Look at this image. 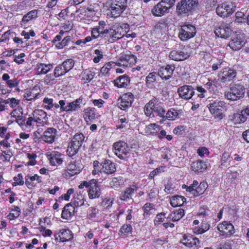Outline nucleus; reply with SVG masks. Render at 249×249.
I'll return each instance as SVG.
<instances>
[{
    "label": "nucleus",
    "mask_w": 249,
    "mask_h": 249,
    "mask_svg": "<svg viewBox=\"0 0 249 249\" xmlns=\"http://www.w3.org/2000/svg\"><path fill=\"white\" fill-rule=\"evenodd\" d=\"M107 25L106 21L100 20L97 26L91 28V35L93 39L107 37L109 42L113 43L124 36L125 32L122 27L113 26L107 29Z\"/></svg>",
    "instance_id": "obj_1"
},
{
    "label": "nucleus",
    "mask_w": 249,
    "mask_h": 249,
    "mask_svg": "<svg viewBox=\"0 0 249 249\" xmlns=\"http://www.w3.org/2000/svg\"><path fill=\"white\" fill-rule=\"evenodd\" d=\"M128 0H108L103 3V9L108 18L119 17L127 7Z\"/></svg>",
    "instance_id": "obj_2"
},
{
    "label": "nucleus",
    "mask_w": 249,
    "mask_h": 249,
    "mask_svg": "<svg viewBox=\"0 0 249 249\" xmlns=\"http://www.w3.org/2000/svg\"><path fill=\"white\" fill-rule=\"evenodd\" d=\"M144 114L146 117H151L154 114L158 116H163L166 112L164 104L161 102L160 98L154 96L143 108Z\"/></svg>",
    "instance_id": "obj_3"
},
{
    "label": "nucleus",
    "mask_w": 249,
    "mask_h": 249,
    "mask_svg": "<svg viewBox=\"0 0 249 249\" xmlns=\"http://www.w3.org/2000/svg\"><path fill=\"white\" fill-rule=\"evenodd\" d=\"M191 53L188 46L183 44H177L170 52L169 57L175 61H183L188 59Z\"/></svg>",
    "instance_id": "obj_4"
},
{
    "label": "nucleus",
    "mask_w": 249,
    "mask_h": 249,
    "mask_svg": "<svg viewBox=\"0 0 249 249\" xmlns=\"http://www.w3.org/2000/svg\"><path fill=\"white\" fill-rule=\"evenodd\" d=\"M85 138L84 135L82 133H78L74 135L69 143L66 151L67 154L69 157H72L78 153L83 143Z\"/></svg>",
    "instance_id": "obj_5"
},
{
    "label": "nucleus",
    "mask_w": 249,
    "mask_h": 249,
    "mask_svg": "<svg viewBox=\"0 0 249 249\" xmlns=\"http://www.w3.org/2000/svg\"><path fill=\"white\" fill-rule=\"evenodd\" d=\"M198 5L197 0H181L177 5V11L180 15H189L196 9Z\"/></svg>",
    "instance_id": "obj_6"
},
{
    "label": "nucleus",
    "mask_w": 249,
    "mask_h": 249,
    "mask_svg": "<svg viewBox=\"0 0 249 249\" xmlns=\"http://www.w3.org/2000/svg\"><path fill=\"white\" fill-rule=\"evenodd\" d=\"M176 0H161L154 6L152 13L156 17H161L168 13L175 4Z\"/></svg>",
    "instance_id": "obj_7"
},
{
    "label": "nucleus",
    "mask_w": 249,
    "mask_h": 249,
    "mask_svg": "<svg viewBox=\"0 0 249 249\" xmlns=\"http://www.w3.org/2000/svg\"><path fill=\"white\" fill-rule=\"evenodd\" d=\"M114 154L120 160H127L130 149L128 144L123 141H119L113 144Z\"/></svg>",
    "instance_id": "obj_8"
},
{
    "label": "nucleus",
    "mask_w": 249,
    "mask_h": 249,
    "mask_svg": "<svg viewBox=\"0 0 249 249\" xmlns=\"http://www.w3.org/2000/svg\"><path fill=\"white\" fill-rule=\"evenodd\" d=\"M196 33V27L192 24L185 22L180 25L178 36L182 41H186L194 37Z\"/></svg>",
    "instance_id": "obj_9"
},
{
    "label": "nucleus",
    "mask_w": 249,
    "mask_h": 249,
    "mask_svg": "<svg viewBox=\"0 0 249 249\" xmlns=\"http://www.w3.org/2000/svg\"><path fill=\"white\" fill-rule=\"evenodd\" d=\"M137 57L132 54L131 52H123L120 54L118 61L116 62L117 66L123 67L124 68L131 67L137 62Z\"/></svg>",
    "instance_id": "obj_10"
},
{
    "label": "nucleus",
    "mask_w": 249,
    "mask_h": 249,
    "mask_svg": "<svg viewBox=\"0 0 249 249\" xmlns=\"http://www.w3.org/2000/svg\"><path fill=\"white\" fill-rule=\"evenodd\" d=\"M245 88L240 84H234L230 88V90L225 94L227 99L236 101L244 96Z\"/></svg>",
    "instance_id": "obj_11"
},
{
    "label": "nucleus",
    "mask_w": 249,
    "mask_h": 249,
    "mask_svg": "<svg viewBox=\"0 0 249 249\" xmlns=\"http://www.w3.org/2000/svg\"><path fill=\"white\" fill-rule=\"evenodd\" d=\"M208 107L210 113L215 119L220 121L224 118V112L225 107L222 102L214 101L213 103H210L208 105Z\"/></svg>",
    "instance_id": "obj_12"
},
{
    "label": "nucleus",
    "mask_w": 249,
    "mask_h": 249,
    "mask_svg": "<svg viewBox=\"0 0 249 249\" xmlns=\"http://www.w3.org/2000/svg\"><path fill=\"white\" fill-rule=\"evenodd\" d=\"M180 243L190 249H198L201 247L199 238L189 233L183 234Z\"/></svg>",
    "instance_id": "obj_13"
},
{
    "label": "nucleus",
    "mask_w": 249,
    "mask_h": 249,
    "mask_svg": "<svg viewBox=\"0 0 249 249\" xmlns=\"http://www.w3.org/2000/svg\"><path fill=\"white\" fill-rule=\"evenodd\" d=\"M82 170L81 164L76 160L71 161L63 171V176L68 178L79 174Z\"/></svg>",
    "instance_id": "obj_14"
},
{
    "label": "nucleus",
    "mask_w": 249,
    "mask_h": 249,
    "mask_svg": "<svg viewBox=\"0 0 249 249\" xmlns=\"http://www.w3.org/2000/svg\"><path fill=\"white\" fill-rule=\"evenodd\" d=\"M236 6L230 1H226L218 5L216 8V14L221 17L226 18L232 15Z\"/></svg>",
    "instance_id": "obj_15"
},
{
    "label": "nucleus",
    "mask_w": 249,
    "mask_h": 249,
    "mask_svg": "<svg viewBox=\"0 0 249 249\" xmlns=\"http://www.w3.org/2000/svg\"><path fill=\"white\" fill-rule=\"evenodd\" d=\"M214 34L222 38H228L232 33V30L229 23L225 22H219L214 26Z\"/></svg>",
    "instance_id": "obj_16"
},
{
    "label": "nucleus",
    "mask_w": 249,
    "mask_h": 249,
    "mask_svg": "<svg viewBox=\"0 0 249 249\" xmlns=\"http://www.w3.org/2000/svg\"><path fill=\"white\" fill-rule=\"evenodd\" d=\"M220 236L222 238L230 237L234 233L235 229L234 226L228 221H224L219 223L217 226Z\"/></svg>",
    "instance_id": "obj_17"
},
{
    "label": "nucleus",
    "mask_w": 249,
    "mask_h": 249,
    "mask_svg": "<svg viewBox=\"0 0 249 249\" xmlns=\"http://www.w3.org/2000/svg\"><path fill=\"white\" fill-rule=\"evenodd\" d=\"M236 75L237 72L235 69L226 66L218 73V80L221 83H229L232 81Z\"/></svg>",
    "instance_id": "obj_18"
},
{
    "label": "nucleus",
    "mask_w": 249,
    "mask_h": 249,
    "mask_svg": "<svg viewBox=\"0 0 249 249\" xmlns=\"http://www.w3.org/2000/svg\"><path fill=\"white\" fill-rule=\"evenodd\" d=\"M134 96L130 92L124 93L118 99V107L122 110L126 111L132 106Z\"/></svg>",
    "instance_id": "obj_19"
},
{
    "label": "nucleus",
    "mask_w": 249,
    "mask_h": 249,
    "mask_svg": "<svg viewBox=\"0 0 249 249\" xmlns=\"http://www.w3.org/2000/svg\"><path fill=\"white\" fill-rule=\"evenodd\" d=\"M54 237L56 241L66 242L73 238V233L68 229L62 228L54 231Z\"/></svg>",
    "instance_id": "obj_20"
},
{
    "label": "nucleus",
    "mask_w": 249,
    "mask_h": 249,
    "mask_svg": "<svg viewBox=\"0 0 249 249\" xmlns=\"http://www.w3.org/2000/svg\"><path fill=\"white\" fill-rule=\"evenodd\" d=\"M249 116V108L246 107L240 112L230 115V121L235 125L245 123Z\"/></svg>",
    "instance_id": "obj_21"
},
{
    "label": "nucleus",
    "mask_w": 249,
    "mask_h": 249,
    "mask_svg": "<svg viewBox=\"0 0 249 249\" xmlns=\"http://www.w3.org/2000/svg\"><path fill=\"white\" fill-rule=\"evenodd\" d=\"M64 33V31L61 30L52 41V43L55 45V48L57 49H62L67 46L71 40V36H67L61 40Z\"/></svg>",
    "instance_id": "obj_22"
},
{
    "label": "nucleus",
    "mask_w": 249,
    "mask_h": 249,
    "mask_svg": "<svg viewBox=\"0 0 249 249\" xmlns=\"http://www.w3.org/2000/svg\"><path fill=\"white\" fill-rule=\"evenodd\" d=\"M246 42L244 34L236 33L229 43L230 48L233 51L241 49L245 45Z\"/></svg>",
    "instance_id": "obj_23"
},
{
    "label": "nucleus",
    "mask_w": 249,
    "mask_h": 249,
    "mask_svg": "<svg viewBox=\"0 0 249 249\" xmlns=\"http://www.w3.org/2000/svg\"><path fill=\"white\" fill-rule=\"evenodd\" d=\"M195 89L191 85H185L179 87L177 90L179 97L185 100L191 99L195 93Z\"/></svg>",
    "instance_id": "obj_24"
},
{
    "label": "nucleus",
    "mask_w": 249,
    "mask_h": 249,
    "mask_svg": "<svg viewBox=\"0 0 249 249\" xmlns=\"http://www.w3.org/2000/svg\"><path fill=\"white\" fill-rule=\"evenodd\" d=\"M64 155L58 151H53L46 154V157L52 166H58L62 164L64 161Z\"/></svg>",
    "instance_id": "obj_25"
},
{
    "label": "nucleus",
    "mask_w": 249,
    "mask_h": 249,
    "mask_svg": "<svg viewBox=\"0 0 249 249\" xmlns=\"http://www.w3.org/2000/svg\"><path fill=\"white\" fill-rule=\"evenodd\" d=\"M175 69V67L174 65L167 64L161 67L159 69L158 73L162 80H168L172 77Z\"/></svg>",
    "instance_id": "obj_26"
},
{
    "label": "nucleus",
    "mask_w": 249,
    "mask_h": 249,
    "mask_svg": "<svg viewBox=\"0 0 249 249\" xmlns=\"http://www.w3.org/2000/svg\"><path fill=\"white\" fill-rule=\"evenodd\" d=\"M87 190L88 196L90 199L98 198L101 195V189L98 180L94 179Z\"/></svg>",
    "instance_id": "obj_27"
},
{
    "label": "nucleus",
    "mask_w": 249,
    "mask_h": 249,
    "mask_svg": "<svg viewBox=\"0 0 249 249\" xmlns=\"http://www.w3.org/2000/svg\"><path fill=\"white\" fill-rule=\"evenodd\" d=\"M101 173L107 175L112 174L116 171L115 163L109 159L104 160L101 163Z\"/></svg>",
    "instance_id": "obj_28"
},
{
    "label": "nucleus",
    "mask_w": 249,
    "mask_h": 249,
    "mask_svg": "<svg viewBox=\"0 0 249 249\" xmlns=\"http://www.w3.org/2000/svg\"><path fill=\"white\" fill-rule=\"evenodd\" d=\"M41 96L40 91L37 88H27L24 89L23 98L27 101H35Z\"/></svg>",
    "instance_id": "obj_29"
},
{
    "label": "nucleus",
    "mask_w": 249,
    "mask_h": 249,
    "mask_svg": "<svg viewBox=\"0 0 249 249\" xmlns=\"http://www.w3.org/2000/svg\"><path fill=\"white\" fill-rule=\"evenodd\" d=\"M207 168L206 161L202 160H197L191 164V170L197 174L204 172Z\"/></svg>",
    "instance_id": "obj_30"
},
{
    "label": "nucleus",
    "mask_w": 249,
    "mask_h": 249,
    "mask_svg": "<svg viewBox=\"0 0 249 249\" xmlns=\"http://www.w3.org/2000/svg\"><path fill=\"white\" fill-rule=\"evenodd\" d=\"M138 189V185L135 182H134L132 185L127 187L124 192L122 193L120 197V199L124 201H127L132 198V196Z\"/></svg>",
    "instance_id": "obj_31"
},
{
    "label": "nucleus",
    "mask_w": 249,
    "mask_h": 249,
    "mask_svg": "<svg viewBox=\"0 0 249 249\" xmlns=\"http://www.w3.org/2000/svg\"><path fill=\"white\" fill-rule=\"evenodd\" d=\"M57 133V130L53 127L48 128L41 136L42 140L47 143L52 144L54 141Z\"/></svg>",
    "instance_id": "obj_32"
},
{
    "label": "nucleus",
    "mask_w": 249,
    "mask_h": 249,
    "mask_svg": "<svg viewBox=\"0 0 249 249\" xmlns=\"http://www.w3.org/2000/svg\"><path fill=\"white\" fill-rule=\"evenodd\" d=\"M76 213L75 208L70 203L67 204L63 208L61 217L66 220H70Z\"/></svg>",
    "instance_id": "obj_33"
},
{
    "label": "nucleus",
    "mask_w": 249,
    "mask_h": 249,
    "mask_svg": "<svg viewBox=\"0 0 249 249\" xmlns=\"http://www.w3.org/2000/svg\"><path fill=\"white\" fill-rule=\"evenodd\" d=\"M83 117L87 124L90 123L93 120L98 118V113L95 107H88L85 108L84 111Z\"/></svg>",
    "instance_id": "obj_34"
},
{
    "label": "nucleus",
    "mask_w": 249,
    "mask_h": 249,
    "mask_svg": "<svg viewBox=\"0 0 249 249\" xmlns=\"http://www.w3.org/2000/svg\"><path fill=\"white\" fill-rule=\"evenodd\" d=\"M130 83V78L126 74L119 76L113 81L114 85L118 88H126Z\"/></svg>",
    "instance_id": "obj_35"
},
{
    "label": "nucleus",
    "mask_w": 249,
    "mask_h": 249,
    "mask_svg": "<svg viewBox=\"0 0 249 249\" xmlns=\"http://www.w3.org/2000/svg\"><path fill=\"white\" fill-rule=\"evenodd\" d=\"M116 66V63L113 61L106 63L100 69V75L101 77H109L113 71V69Z\"/></svg>",
    "instance_id": "obj_36"
},
{
    "label": "nucleus",
    "mask_w": 249,
    "mask_h": 249,
    "mask_svg": "<svg viewBox=\"0 0 249 249\" xmlns=\"http://www.w3.org/2000/svg\"><path fill=\"white\" fill-rule=\"evenodd\" d=\"M70 203H71L75 209L83 206L88 207L89 205L85 199L84 196L81 193H77L74 195Z\"/></svg>",
    "instance_id": "obj_37"
},
{
    "label": "nucleus",
    "mask_w": 249,
    "mask_h": 249,
    "mask_svg": "<svg viewBox=\"0 0 249 249\" xmlns=\"http://www.w3.org/2000/svg\"><path fill=\"white\" fill-rule=\"evenodd\" d=\"M36 124L43 125L48 119L47 113L42 109H35L32 113Z\"/></svg>",
    "instance_id": "obj_38"
},
{
    "label": "nucleus",
    "mask_w": 249,
    "mask_h": 249,
    "mask_svg": "<svg viewBox=\"0 0 249 249\" xmlns=\"http://www.w3.org/2000/svg\"><path fill=\"white\" fill-rule=\"evenodd\" d=\"M38 10L34 9L24 15L20 23L21 27H25L28 23L36 19L38 17Z\"/></svg>",
    "instance_id": "obj_39"
},
{
    "label": "nucleus",
    "mask_w": 249,
    "mask_h": 249,
    "mask_svg": "<svg viewBox=\"0 0 249 249\" xmlns=\"http://www.w3.org/2000/svg\"><path fill=\"white\" fill-rule=\"evenodd\" d=\"M25 185L29 189L35 187V181H36L38 183H41L42 182V178L37 174H34L33 176L28 174L25 176Z\"/></svg>",
    "instance_id": "obj_40"
},
{
    "label": "nucleus",
    "mask_w": 249,
    "mask_h": 249,
    "mask_svg": "<svg viewBox=\"0 0 249 249\" xmlns=\"http://www.w3.org/2000/svg\"><path fill=\"white\" fill-rule=\"evenodd\" d=\"M84 96L81 95L78 98L73 101L69 102L67 105L68 112H73L78 110L81 107L82 104H85V103H84Z\"/></svg>",
    "instance_id": "obj_41"
},
{
    "label": "nucleus",
    "mask_w": 249,
    "mask_h": 249,
    "mask_svg": "<svg viewBox=\"0 0 249 249\" xmlns=\"http://www.w3.org/2000/svg\"><path fill=\"white\" fill-rule=\"evenodd\" d=\"M133 230L131 223L126 222L120 227L118 234L121 237L126 238L132 234Z\"/></svg>",
    "instance_id": "obj_42"
},
{
    "label": "nucleus",
    "mask_w": 249,
    "mask_h": 249,
    "mask_svg": "<svg viewBox=\"0 0 249 249\" xmlns=\"http://www.w3.org/2000/svg\"><path fill=\"white\" fill-rule=\"evenodd\" d=\"M53 68V65L51 64H45L38 63L35 68V71L37 74H45L51 71Z\"/></svg>",
    "instance_id": "obj_43"
},
{
    "label": "nucleus",
    "mask_w": 249,
    "mask_h": 249,
    "mask_svg": "<svg viewBox=\"0 0 249 249\" xmlns=\"http://www.w3.org/2000/svg\"><path fill=\"white\" fill-rule=\"evenodd\" d=\"M185 215V211L182 208L172 212L166 217L167 221L176 222L179 221Z\"/></svg>",
    "instance_id": "obj_44"
},
{
    "label": "nucleus",
    "mask_w": 249,
    "mask_h": 249,
    "mask_svg": "<svg viewBox=\"0 0 249 249\" xmlns=\"http://www.w3.org/2000/svg\"><path fill=\"white\" fill-rule=\"evenodd\" d=\"M143 216L144 218H149L150 215L153 214L156 211L155 205L150 202H146L142 207Z\"/></svg>",
    "instance_id": "obj_45"
},
{
    "label": "nucleus",
    "mask_w": 249,
    "mask_h": 249,
    "mask_svg": "<svg viewBox=\"0 0 249 249\" xmlns=\"http://www.w3.org/2000/svg\"><path fill=\"white\" fill-rule=\"evenodd\" d=\"M1 79L5 81L8 87L10 89L18 87L19 85V80L15 77L10 79V76L8 73H4L2 76Z\"/></svg>",
    "instance_id": "obj_46"
},
{
    "label": "nucleus",
    "mask_w": 249,
    "mask_h": 249,
    "mask_svg": "<svg viewBox=\"0 0 249 249\" xmlns=\"http://www.w3.org/2000/svg\"><path fill=\"white\" fill-rule=\"evenodd\" d=\"M95 72L92 68L84 70L81 72V80L85 83L90 82L94 77Z\"/></svg>",
    "instance_id": "obj_47"
},
{
    "label": "nucleus",
    "mask_w": 249,
    "mask_h": 249,
    "mask_svg": "<svg viewBox=\"0 0 249 249\" xmlns=\"http://www.w3.org/2000/svg\"><path fill=\"white\" fill-rule=\"evenodd\" d=\"M210 228V224L206 222H202L200 225L192 228V231L194 234H202L207 231Z\"/></svg>",
    "instance_id": "obj_48"
},
{
    "label": "nucleus",
    "mask_w": 249,
    "mask_h": 249,
    "mask_svg": "<svg viewBox=\"0 0 249 249\" xmlns=\"http://www.w3.org/2000/svg\"><path fill=\"white\" fill-rule=\"evenodd\" d=\"M186 198L181 196L176 195L172 196L170 199V203L172 207L181 206L186 201Z\"/></svg>",
    "instance_id": "obj_49"
},
{
    "label": "nucleus",
    "mask_w": 249,
    "mask_h": 249,
    "mask_svg": "<svg viewBox=\"0 0 249 249\" xmlns=\"http://www.w3.org/2000/svg\"><path fill=\"white\" fill-rule=\"evenodd\" d=\"M160 126L156 123H151L145 127V132L148 135L157 136L160 131Z\"/></svg>",
    "instance_id": "obj_50"
},
{
    "label": "nucleus",
    "mask_w": 249,
    "mask_h": 249,
    "mask_svg": "<svg viewBox=\"0 0 249 249\" xmlns=\"http://www.w3.org/2000/svg\"><path fill=\"white\" fill-rule=\"evenodd\" d=\"M158 73L155 71L150 72L145 78V84L149 88H152L156 83Z\"/></svg>",
    "instance_id": "obj_51"
},
{
    "label": "nucleus",
    "mask_w": 249,
    "mask_h": 249,
    "mask_svg": "<svg viewBox=\"0 0 249 249\" xmlns=\"http://www.w3.org/2000/svg\"><path fill=\"white\" fill-rule=\"evenodd\" d=\"M9 210L10 213L7 215V217L10 220H13L18 218L21 213V210L18 206H12Z\"/></svg>",
    "instance_id": "obj_52"
},
{
    "label": "nucleus",
    "mask_w": 249,
    "mask_h": 249,
    "mask_svg": "<svg viewBox=\"0 0 249 249\" xmlns=\"http://www.w3.org/2000/svg\"><path fill=\"white\" fill-rule=\"evenodd\" d=\"M231 154L229 151H224L220 155V167H227V163L230 162L231 159Z\"/></svg>",
    "instance_id": "obj_53"
},
{
    "label": "nucleus",
    "mask_w": 249,
    "mask_h": 249,
    "mask_svg": "<svg viewBox=\"0 0 249 249\" xmlns=\"http://www.w3.org/2000/svg\"><path fill=\"white\" fill-rule=\"evenodd\" d=\"M208 187V185L206 181H201L198 186L195 188V191H194L195 192V196L197 197L204 195Z\"/></svg>",
    "instance_id": "obj_54"
},
{
    "label": "nucleus",
    "mask_w": 249,
    "mask_h": 249,
    "mask_svg": "<svg viewBox=\"0 0 249 249\" xmlns=\"http://www.w3.org/2000/svg\"><path fill=\"white\" fill-rule=\"evenodd\" d=\"M213 63L211 68L213 71H215L222 67L226 66L227 62L223 59L214 58L212 60Z\"/></svg>",
    "instance_id": "obj_55"
},
{
    "label": "nucleus",
    "mask_w": 249,
    "mask_h": 249,
    "mask_svg": "<svg viewBox=\"0 0 249 249\" xmlns=\"http://www.w3.org/2000/svg\"><path fill=\"white\" fill-rule=\"evenodd\" d=\"M125 180L124 178L121 176L117 177H113L111 178L110 182V187L112 188H118L120 186L123 185L124 183Z\"/></svg>",
    "instance_id": "obj_56"
},
{
    "label": "nucleus",
    "mask_w": 249,
    "mask_h": 249,
    "mask_svg": "<svg viewBox=\"0 0 249 249\" xmlns=\"http://www.w3.org/2000/svg\"><path fill=\"white\" fill-rule=\"evenodd\" d=\"M99 213V210L96 207L91 206L87 210V217L89 220H94L97 217Z\"/></svg>",
    "instance_id": "obj_57"
},
{
    "label": "nucleus",
    "mask_w": 249,
    "mask_h": 249,
    "mask_svg": "<svg viewBox=\"0 0 249 249\" xmlns=\"http://www.w3.org/2000/svg\"><path fill=\"white\" fill-rule=\"evenodd\" d=\"M165 115L169 120H175L179 118L178 110L174 108L169 109Z\"/></svg>",
    "instance_id": "obj_58"
},
{
    "label": "nucleus",
    "mask_w": 249,
    "mask_h": 249,
    "mask_svg": "<svg viewBox=\"0 0 249 249\" xmlns=\"http://www.w3.org/2000/svg\"><path fill=\"white\" fill-rule=\"evenodd\" d=\"M64 67V65L61 63L55 67L54 75L55 78L63 76L68 72Z\"/></svg>",
    "instance_id": "obj_59"
},
{
    "label": "nucleus",
    "mask_w": 249,
    "mask_h": 249,
    "mask_svg": "<svg viewBox=\"0 0 249 249\" xmlns=\"http://www.w3.org/2000/svg\"><path fill=\"white\" fill-rule=\"evenodd\" d=\"M53 99L49 97H45L42 100V107L46 110H50L53 108Z\"/></svg>",
    "instance_id": "obj_60"
},
{
    "label": "nucleus",
    "mask_w": 249,
    "mask_h": 249,
    "mask_svg": "<svg viewBox=\"0 0 249 249\" xmlns=\"http://www.w3.org/2000/svg\"><path fill=\"white\" fill-rule=\"evenodd\" d=\"M247 21L245 14L241 11H237L234 16V22L238 24H241Z\"/></svg>",
    "instance_id": "obj_61"
},
{
    "label": "nucleus",
    "mask_w": 249,
    "mask_h": 249,
    "mask_svg": "<svg viewBox=\"0 0 249 249\" xmlns=\"http://www.w3.org/2000/svg\"><path fill=\"white\" fill-rule=\"evenodd\" d=\"M165 215L166 214L164 212L158 213L154 220V225L158 226L161 224V223L164 221V219L166 218Z\"/></svg>",
    "instance_id": "obj_62"
},
{
    "label": "nucleus",
    "mask_w": 249,
    "mask_h": 249,
    "mask_svg": "<svg viewBox=\"0 0 249 249\" xmlns=\"http://www.w3.org/2000/svg\"><path fill=\"white\" fill-rule=\"evenodd\" d=\"M210 210L207 205H202L198 211V215L203 218L206 217L208 216L210 214Z\"/></svg>",
    "instance_id": "obj_63"
},
{
    "label": "nucleus",
    "mask_w": 249,
    "mask_h": 249,
    "mask_svg": "<svg viewBox=\"0 0 249 249\" xmlns=\"http://www.w3.org/2000/svg\"><path fill=\"white\" fill-rule=\"evenodd\" d=\"M6 105L7 104H9V106L11 108L14 109L17 107L20 104V100L18 99H17L14 97L8 98L6 99Z\"/></svg>",
    "instance_id": "obj_64"
}]
</instances>
